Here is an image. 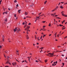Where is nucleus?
Listing matches in <instances>:
<instances>
[{
	"label": "nucleus",
	"mask_w": 67,
	"mask_h": 67,
	"mask_svg": "<svg viewBox=\"0 0 67 67\" xmlns=\"http://www.w3.org/2000/svg\"><path fill=\"white\" fill-rule=\"evenodd\" d=\"M31 23H29L28 24V25H31Z\"/></svg>",
	"instance_id": "nucleus-49"
},
{
	"label": "nucleus",
	"mask_w": 67,
	"mask_h": 67,
	"mask_svg": "<svg viewBox=\"0 0 67 67\" xmlns=\"http://www.w3.org/2000/svg\"><path fill=\"white\" fill-rule=\"evenodd\" d=\"M29 28H30V26H28L25 29V30L26 31L27 30H29Z\"/></svg>",
	"instance_id": "nucleus-2"
},
{
	"label": "nucleus",
	"mask_w": 67,
	"mask_h": 67,
	"mask_svg": "<svg viewBox=\"0 0 67 67\" xmlns=\"http://www.w3.org/2000/svg\"><path fill=\"white\" fill-rule=\"evenodd\" d=\"M51 24L50 23L49 24V25H48V26H51Z\"/></svg>",
	"instance_id": "nucleus-33"
},
{
	"label": "nucleus",
	"mask_w": 67,
	"mask_h": 67,
	"mask_svg": "<svg viewBox=\"0 0 67 67\" xmlns=\"http://www.w3.org/2000/svg\"><path fill=\"white\" fill-rule=\"evenodd\" d=\"M45 26H43V29H45Z\"/></svg>",
	"instance_id": "nucleus-17"
},
{
	"label": "nucleus",
	"mask_w": 67,
	"mask_h": 67,
	"mask_svg": "<svg viewBox=\"0 0 67 67\" xmlns=\"http://www.w3.org/2000/svg\"><path fill=\"white\" fill-rule=\"evenodd\" d=\"M56 10V9H53L51 11L52 12H53V11H55L56 10Z\"/></svg>",
	"instance_id": "nucleus-12"
},
{
	"label": "nucleus",
	"mask_w": 67,
	"mask_h": 67,
	"mask_svg": "<svg viewBox=\"0 0 67 67\" xmlns=\"http://www.w3.org/2000/svg\"><path fill=\"white\" fill-rule=\"evenodd\" d=\"M4 13H5V12H4L3 13V15H4Z\"/></svg>",
	"instance_id": "nucleus-46"
},
{
	"label": "nucleus",
	"mask_w": 67,
	"mask_h": 67,
	"mask_svg": "<svg viewBox=\"0 0 67 67\" xmlns=\"http://www.w3.org/2000/svg\"><path fill=\"white\" fill-rule=\"evenodd\" d=\"M49 54H46V55H47V56H49V57H50V55H49Z\"/></svg>",
	"instance_id": "nucleus-22"
},
{
	"label": "nucleus",
	"mask_w": 67,
	"mask_h": 67,
	"mask_svg": "<svg viewBox=\"0 0 67 67\" xmlns=\"http://www.w3.org/2000/svg\"><path fill=\"white\" fill-rule=\"evenodd\" d=\"M26 25H25L24 26V28H25V27H26Z\"/></svg>",
	"instance_id": "nucleus-32"
},
{
	"label": "nucleus",
	"mask_w": 67,
	"mask_h": 67,
	"mask_svg": "<svg viewBox=\"0 0 67 67\" xmlns=\"http://www.w3.org/2000/svg\"><path fill=\"white\" fill-rule=\"evenodd\" d=\"M38 41H40V40L39 38L37 39Z\"/></svg>",
	"instance_id": "nucleus-50"
},
{
	"label": "nucleus",
	"mask_w": 67,
	"mask_h": 67,
	"mask_svg": "<svg viewBox=\"0 0 67 67\" xmlns=\"http://www.w3.org/2000/svg\"><path fill=\"white\" fill-rule=\"evenodd\" d=\"M9 65H11V63H10L9 62Z\"/></svg>",
	"instance_id": "nucleus-63"
},
{
	"label": "nucleus",
	"mask_w": 67,
	"mask_h": 67,
	"mask_svg": "<svg viewBox=\"0 0 67 67\" xmlns=\"http://www.w3.org/2000/svg\"><path fill=\"white\" fill-rule=\"evenodd\" d=\"M4 36H2V40H3V41H2L3 42L4 40Z\"/></svg>",
	"instance_id": "nucleus-5"
},
{
	"label": "nucleus",
	"mask_w": 67,
	"mask_h": 67,
	"mask_svg": "<svg viewBox=\"0 0 67 67\" xmlns=\"http://www.w3.org/2000/svg\"><path fill=\"white\" fill-rule=\"evenodd\" d=\"M15 29L17 31L18 29H17V27H16L15 28Z\"/></svg>",
	"instance_id": "nucleus-25"
},
{
	"label": "nucleus",
	"mask_w": 67,
	"mask_h": 67,
	"mask_svg": "<svg viewBox=\"0 0 67 67\" xmlns=\"http://www.w3.org/2000/svg\"><path fill=\"white\" fill-rule=\"evenodd\" d=\"M51 35H52V34H49V36H51Z\"/></svg>",
	"instance_id": "nucleus-51"
},
{
	"label": "nucleus",
	"mask_w": 67,
	"mask_h": 67,
	"mask_svg": "<svg viewBox=\"0 0 67 67\" xmlns=\"http://www.w3.org/2000/svg\"><path fill=\"white\" fill-rule=\"evenodd\" d=\"M24 19H26V17H24Z\"/></svg>",
	"instance_id": "nucleus-55"
},
{
	"label": "nucleus",
	"mask_w": 67,
	"mask_h": 67,
	"mask_svg": "<svg viewBox=\"0 0 67 67\" xmlns=\"http://www.w3.org/2000/svg\"><path fill=\"white\" fill-rule=\"evenodd\" d=\"M8 10L9 11H10V10H11V9L10 8H8Z\"/></svg>",
	"instance_id": "nucleus-35"
},
{
	"label": "nucleus",
	"mask_w": 67,
	"mask_h": 67,
	"mask_svg": "<svg viewBox=\"0 0 67 67\" xmlns=\"http://www.w3.org/2000/svg\"><path fill=\"white\" fill-rule=\"evenodd\" d=\"M67 4V3H66L64 4V5Z\"/></svg>",
	"instance_id": "nucleus-47"
},
{
	"label": "nucleus",
	"mask_w": 67,
	"mask_h": 67,
	"mask_svg": "<svg viewBox=\"0 0 67 67\" xmlns=\"http://www.w3.org/2000/svg\"><path fill=\"white\" fill-rule=\"evenodd\" d=\"M26 38L27 40H29V36H28V35H27L26 36Z\"/></svg>",
	"instance_id": "nucleus-4"
},
{
	"label": "nucleus",
	"mask_w": 67,
	"mask_h": 67,
	"mask_svg": "<svg viewBox=\"0 0 67 67\" xmlns=\"http://www.w3.org/2000/svg\"><path fill=\"white\" fill-rule=\"evenodd\" d=\"M35 62H36L37 63H38V61H37V60H36Z\"/></svg>",
	"instance_id": "nucleus-28"
},
{
	"label": "nucleus",
	"mask_w": 67,
	"mask_h": 67,
	"mask_svg": "<svg viewBox=\"0 0 67 67\" xmlns=\"http://www.w3.org/2000/svg\"><path fill=\"white\" fill-rule=\"evenodd\" d=\"M55 63H56V64H57V61H56L55 62Z\"/></svg>",
	"instance_id": "nucleus-61"
},
{
	"label": "nucleus",
	"mask_w": 67,
	"mask_h": 67,
	"mask_svg": "<svg viewBox=\"0 0 67 67\" xmlns=\"http://www.w3.org/2000/svg\"><path fill=\"white\" fill-rule=\"evenodd\" d=\"M57 52H62V51H57Z\"/></svg>",
	"instance_id": "nucleus-40"
},
{
	"label": "nucleus",
	"mask_w": 67,
	"mask_h": 67,
	"mask_svg": "<svg viewBox=\"0 0 67 67\" xmlns=\"http://www.w3.org/2000/svg\"><path fill=\"white\" fill-rule=\"evenodd\" d=\"M31 57H32V56H31L29 58L30 59V58H31Z\"/></svg>",
	"instance_id": "nucleus-38"
},
{
	"label": "nucleus",
	"mask_w": 67,
	"mask_h": 67,
	"mask_svg": "<svg viewBox=\"0 0 67 67\" xmlns=\"http://www.w3.org/2000/svg\"><path fill=\"white\" fill-rule=\"evenodd\" d=\"M62 15L63 16H65V17H67V15H66L62 14Z\"/></svg>",
	"instance_id": "nucleus-6"
},
{
	"label": "nucleus",
	"mask_w": 67,
	"mask_h": 67,
	"mask_svg": "<svg viewBox=\"0 0 67 67\" xmlns=\"http://www.w3.org/2000/svg\"><path fill=\"white\" fill-rule=\"evenodd\" d=\"M42 30H43V29H41V30H40V31H42Z\"/></svg>",
	"instance_id": "nucleus-44"
},
{
	"label": "nucleus",
	"mask_w": 67,
	"mask_h": 67,
	"mask_svg": "<svg viewBox=\"0 0 67 67\" xmlns=\"http://www.w3.org/2000/svg\"><path fill=\"white\" fill-rule=\"evenodd\" d=\"M25 23H23V25H24V24Z\"/></svg>",
	"instance_id": "nucleus-53"
},
{
	"label": "nucleus",
	"mask_w": 67,
	"mask_h": 67,
	"mask_svg": "<svg viewBox=\"0 0 67 67\" xmlns=\"http://www.w3.org/2000/svg\"><path fill=\"white\" fill-rule=\"evenodd\" d=\"M27 14H28V13L27 12H25V15H27Z\"/></svg>",
	"instance_id": "nucleus-7"
},
{
	"label": "nucleus",
	"mask_w": 67,
	"mask_h": 67,
	"mask_svg": "<svg viewBox=\"0 0 67 67\" xmlns=\"http://www.w3.org/2000/svg\"><path fill=\"white\" fill-rule=\"evenodd\" d=\"M64 12H61V13L62 14H63V15H65V14H64Z\"/></svg>",
	"instance_id": "nucleus-11"
},
{
	"label": "nucleus",
	"mask_w": 67,
	"mask_h": 67,
	"mask_svg": "<svg viewBox=\"0 0 67 67\" xmlns=\"http://www.w3.org/2000/svg\"><path fill=\"white\" fill-rule=\"evenodd\" d=\"M14 3H16L17 2V1H16V0H15L14 1Z\"/></svg>",
	"instance_id": "nucleus-13"
},
{
	"label": "nucleus",
	"mask_w": 67,
	"mask_h": 67,
	"mask_svg": "<svg viewBox=\"0 0 67 67\" xmlns=\"http://www.w3.org/2000/svg\"><path fill=\"white\" fill-rule=\"evenodd\" d=\"M38 60H39V61H40V62H41V63H42V61H41V59H40L38 58Z\"/></svg>",
	"instance_id": "nucleus-9"
},
{
	"label": "nucleus",
	"mask_w": 67,
	"mask_h": 67,
	"mask_svg": "<svg viewBox=\"0 0 67 67\" xmlns=\"http://www.w3.org/2000/svg\"><path fill=\"white\" fill-rule=\"evenodd\" d=\"M57 34V32H56L55 34V35H54L55 36V35H56Z\"/></svg>",
	"instance_id": "nucleus-34"
},
{
	"label": "nucleus",
	"mask_w": 67,
	"mask_h": 67,
	"mask_svg": "<svg viewBox=\"0 0 67 67\" xmlns=\"http://www.w3.org/2000/svg\"><path fill=\"white\" fill-rule=\"evenodd\" d=\"M58 16V15H56L55 16Z\"/></svg>",
	"instance_id": "nucleus-62"
},
{
	"label": "nucleus",
	"mask_w": 67,
	"mask_h": 67,
	"mask_svg": "<svg viewBox=\"0 0 67 67\" xmlns=\"http://www.w3.org/2000/svg\"><path fill=\"white\" fill-rule=\"evenodd\" d=\"M14 32H15V31H16V29H14Z\"/></svg>",
	"instance_id": "nucleus-31"
},
{
	"label": "nucleus",
	"mask_w": 67,
	"mask_h": 67,
	"mask_svg": "<svg viewBox=\"0 0 67 67\" xmlns=\"http://www.w3.org/2000/svg\"><path fill=\"white\" fill-rule=\"evenodd\" d=\"M1 2H2V0H1L0 1V4H1Z\"/></svg>",
	"instance_id": "nucleus-21"
},
{
	"label": "nucleus",
	"mask_w": 67,
	"mask_h": 67,
	"mask_svg": "<svg viewBox=\"0 0 67 67\" xmlns=\"http://www.w3.org/2000/svg\"><path fill=\"white\" fill-rule=\"evenodd\" d=\"M5 67H9V66H5Z\"/></svg>",
	"instance_id": "nucleus-59"
},
{
	"label": "nucleus",
	"mask_w": 67,
	"mask_h": 67,
	"mask_svg": "<svg viewBox=\"0 0 67 67\" xmlns=\"http://www.w3.org/2000/svg\"><path fill=\"white\" fill-rule=\"evenodd\" d=\"M46 22V21H43L42 22L43 23H45V22Z\"/></svg>",
	"instance_id": "nucleus-30"
},
{
	"label": "nucleus",
	"mask_w": 67,
	"mask_h": 67,
	"mask_svg": "<svg viewBox=\"0 0 67 67\" xmlns=\"http://www.w3.org/2000/svg\"><path fill=\"white\" fill-rule=\"evenodd\" d=\"M58 8V7H56V8L55 9H55V10H57V8Z\"/></svg>",
	"instance_id": "nucleus-18"
},
{
	"label": "nucleus",
	"mask_w": 67,
	"mask_h": 67,
	"mask_svg": "<svg viewBox=\"0 0 67 67\" xmlns=\"http://www.w3.org/2000/svg\"><path fill=\"white\" fill-rule=\"evenodd\" d=\"M26 18H29V16H26Z\"/></svg>",
	"instance_id": "nucleus-27"
},
{
	"label": "nucleus",
	"mask_w": 67,
	"mask_h": 67,
	"mask_svg": "<svg viewBox=\"0 0 67 67\" xmlns=\"http://www.w3.org/2000/svg\"><path fill=\"white\" fill-rule=\"evenodd\" d=\"M4 57L5 58H7V57H6V56H5V55H4Z\"/></svg>",
	"instance_id": "nucleus-39"
},
{
	"label": "nucleus",
	"mask_w": 67,
	"mask_h": 67,
	"mask_svg": "<svg viewBox=\"0 0 67 67\" xmlns=\"http://www.w3.org/2000/svg\"><path fill=\"white\" fill-rule=\"evenodd\" d=\"M59 25L60 26H63V25H61V24H59Z\"/></svg>",
	"instance_id": "nucleus-20"
},
{
	"label": "nucleus",
	"mask_w": 67,
	"mask_h": 67,
	"mask_svg": "<svg viewBox=\"0 0 67 67\" xmlns=\"http://www.w3.org/2000/svg\"><path fill=\"white\" fill-rule=\"evenodd\" d=\"M25 62L26 63H27V62L26 61V60H25Z\"/></svg>",
	"instance_id": "nucleus-45"
},
{
	"label": "nucleus",
	"mask_w": 67,
	"mask_h": 67,
	"mask_svg": "<svg viewBox=\"0 0 67 67\" xmlns=\"http://www.w3.org/2000/svg\"><path fill=\"white\" fill-rule=\"evenodd\" d=\"M20 31V29H19L18 30V31L17 32H19V31Z\"/></svg>",
	"instance_id": "nucleus-43"
},
{
	"label": "nucleus",
	"mask_w": 67,
	"mask_h": 67,
	"mask_svg": "<svg viewBox=\"0 0 67 67\" xmlns=\"http://www.w3.org/2000/svg\"><path fill=\"white\" fill-rule=\"evenodd\" d=\"M62 64H63V66H64V63H62Z\"/></svg>",
	"instance_id": "nucleus-42"
},
{
	"label": "nucleus",
	"mask_w": 67,
	"mask_h": 67,
	"mask_svg": "<svg viewBox=\"0 0 67 67\" xmlns=\"http://www.w3.org/2000/svg\"><path fill=\"white\" fill-rule=\"evenodd\" d=\"M5 21V22H7V18H6L5 20H4Z\"/></svg>",
	"instance_id": "nucleus-16"
},
{
	"label": "nucleus",
	"mask_w": 67,
	"mask_h": 67,
	"mask_svg": "<svg viewBox=\"0 0 67 67\" xmlns=\"http://www.w3.org/2000/svg\"><path fill=\"white\" fill-rule=\"evenodd\" d=\"M47 2V1H45L44 2V4H46V3Z\"/></svg>",
	"instance_id": "nucleus-23"
},
{
	"label": "nucleus",
	"mask_w": 67,
	"mask_h": 67,
	"mask_svg": "<svg viewBox=\"0 0 67 67\" xmlns=\"http://www.w3.org/2000/svg\"><path fill=\"white\" fill-rule=\"evenodd\" d=\"M30 59L29 58V62H30Z\"/></svg>",
	"instance_id": "nucleus-57"
},
{
	"label": "nucleus",
	"mask_w": 67,
	"mask_h": 67,
	"mask_svg": "<svg viewBox=\"0 0 67 67\" xmlns=\"http://www.w3.org/2000/svg\"><path fill=\"white\" fill-rule=\"evenodd\" d=\"M48 54H49V55H50V57H53V56H56V55H53L54 54V53H49Z\"/></svg>",
	"instance_id": "nucleus-1"
},
{
	"label": "nucleus",
	"mask_w": 67,
	"mask_h": 67,
	"mask_svg": "<svg viewBox=\"0 0 67 67\" xmlns=\"http://www.w3.org/2000/svg\"><path fill=\"white\" fill-rule=\"evenodd\" d=\"M62 56H64V55H63V54H62Z\"/></svg>",
	"instance_id": "nucleus-60"
},
{
	"label": "nucleus",
	"mask_w": 67,
	"mask_h": 67,
	"mask_svg": "<svg viewBox=\"0 0 67 67\" xmlns=\"http://www.w3.org/2000/svg\"><path fill=\"white\" fill-rule=\"evenodd\" d=\"M21 11V10L20 9V10H19L18 11V12H19V13H20V11Z\"/></svg>",
	"instance_id": "nucleus-10"
},
{
	"label": "nucleus",
	"mask_w": 67,
	"mask_h": 67,
	"mask_svg": "<svg viewBox=\"0 0 67 67\" xmlns=\"http://www.w3.org/2000/svg\"><path fill=\"white\" fill-rule=\"evenodd\" d=\"M41 49H43L44 48V47H42L41 48Z\"/></svg>",
	"instance_id": "nucleus-52"
},
{
	"label": "nucleus",
	"mask_w": 67,
	"mask_h": 67,
	"mask_svg": "<svg viewBox=\"0 0 67 67\" xmlns=\"http://www.w3.org/2000/svg\"><path fill=\"white\" fill-rule=\"evenodd\" d=\"M16 7H19V4H17L16 5Z\"/></svg>",
	"instance_id": "nucleus-24"
},
{
	"label": "nucleus",
	"mask_w": 67,
	"mask_h": 67,
	"mask_svg": "<svg viewBox=\"0 0 67 67\" xmlns=\"http://www.w3.org/2000/svg\"><path fill=\"white\" fill-rule=\"evenodd\" d=\"M25 62V61L23 60L22 62V63H23V62Z\"/></svg>",
	"instance_id": "nucleus-56"
},
{
	"label": "nucleus",
	"mask_w": 67,
	"mask_h": 67,
	"mask_svg": "<svg viewBox=\"0 0 67 67\" xmlns=\"http://www.w3.org/2000/svg\"><path fill=\"white\" fill-rule=\"evenodd\" d=\"M65 27H64V28H62V30H64V29H65Z\"/></svg>",
	"instance_id": "nucleus-29"
},
{
	"label": "nucleus",
	"mask_w": 67,
	"mask_h": 67,
	"mask_svg": "<svg viewBox=\"0 0 67 67\" xmlns=\"http://www.w3.org/2000/svg\"><path fill=\"white\" fill-rule=\"evenodd\" d=\"M61 62V59H59V62Z\"/></svg>",
	"instance_id": "nucleus-48"
},
{
	"label": "nucleus",
	"mask_w": 67,
	"mask_h": 67,
	"mask_svg": "<svg viewBox=\"0 0 67 67\" xmlns=\"http://www.w3.org/2000/svg\"><path fill=\"white\" fill-rule=\"evenodd\" d=\"M9 62L8 61H7L5 63V64H9Z\"/></svg>",
	"instance_id": "nucleus-19"
},
{
	"label": "nucleus",
	"mask_w": 67,
	"mask_h": 67,
	"mask_svg": "<svg viewBox=\"0 0 67 67\" xmlns=\"http://www.w3.org/2000/svg\"><path fill=\"white\" fill-rule=\"evenodd\" d=\"M44 62H45V63H46L47 62V60H44Z\"/></svg>",
	"instance_id": "nucleus-15"
},
{
	"label": "nucleus",
	"mask_w": 67,
	"mask_h": 67,
	"mask_svg": "<svg viewBox=\"0 0 67 67\" xmlns=\"http://www.w3.org/2000/svg\"><path fill=\"white\" fill-rule=\"evenodd\" d=\"M35 38L36 40L37 38L36 37V35L35 36Z\"/></svg>",
	"instance_id": "nucleus-26"
},
{
	"label": "nucleus",
	"mask_w": 67,
	"mask_h": 67,
	"mask_svg": "<svg viewBox=\"0 0 67 67\" xmlns=\"http://www.w3.org/2000/svg\"><path fill=\"white\" fill-rule=\"evenodd\" d=\"M12 64L13 66H16V62L13 63H12Z\"/></svg>",
	"instance_id": "nucleus-3"
},
{
	"label": "nucleus",
	"mask_w": 67,
	"mask_h": 67,
	"mask_svg": "<svg viewBox=\"0 0 67 67\" xmlns=\"http://www.w3.org/2000/svg\"><path fill=\"white\" fill-rule=\"evenodd\" d=\"M5 53H8V51H6L5 52Z\"/></svg>",
	"instance_id": "nucleus-41"
},
{
	"label": "nucleus",
	"mask_w": 67,
	"mask_h": 67,
	"mask_svg": "<svg viewBox=\"0 0 67 67\" xmlns=\"http://www.w3.org/2000/svg\"><path fill=\"white\" fill-rule=\"evenodd\" d=\"M46 30V29H44V30H43V31H45Z\"/></svg>",
	"instance_id": "nucleus-64"
},
{
	"label": "nucleus",
	"mask_w": 67,
	"mask_h": 67,
	"mask_svg": "<svg viewBox=\"0 0 67 67\" xmlns=\"http://www.w3.org/2000/svg\"><path fill=\"white\" fill-rule=\"evenodd\" d=\"M66 37H67V36L65 37L64 38H66Z\"/></svg>",
	"instance_id": "nucleus-58"
},
{
	"label": "nucleus",
	"mask_w": 67,
	"mask_h": 67,
	"mask_svg": "<svg viewBox=\"0 0 67 67\" xmlns=\"http://www.w3.org/2000/svg\"><path fill=\"white\" fill-rule=\"evenodd\" d=\"M45 35H44L43 36V38H44V36H45Z\"/></svg>",
	"instance_id": "nucleus-54"
},
{
	"label": "nucleus",
	"mask_w": 67,
	"mask_h": 67,
	"mask_svg": "<svg viewBox=\"0 0 67 67\" xmlns=\"http://www.w3.org/2000/svg\"><path fill=\"white\" fill-rule=\"evenodd\" d=\"M2 48V46H0V49L1 48Z\"/></svg>",
	"instance_id": "nucleus-37"
},
{
	"label": "nucleus",
	"mask_w": 67,
	"mask_h": 67,
	"mask_svg": "<svg viewBox=\"0 0 67 67\" xmlns=\"http://www.w3.org/2000/svg\"><path fill=\"white\" fill-rule=\"evenodd\" d=\"M60 8H61V9H63L64 8V7H63V6L62 5L60 6Z\"/></svg>",
	"instance_id": "nucleus-8"
},
{
	"label": "nucleus",
	"mask_w": 67,
	"mask_h": 67,
	"mask_svg": "<svg viewBox=\"0 0 67 67\" xmlns=\"http://www.w3.org/2000/svg\"><path fill=\"white\" fill-rule=\"evenodd\" d=\"M5 12V14H7L8 13H7V12Z\"/></svg>",
	"instance_id": "nucleus-36"
},
{
	"label": "nucleus",
	"mask_w": 67,
	"mask_h": 67,
	"mask_svg": "<svg viewBox=\"0 0 67 67\" xmlns=\"http://www.w3.org/2000/svg\"><path fill=\"white\" fill-rule=\"evenodd\" d=\"M14 16L15 18H16V14L14 15Z\"/></svg>",
	"instance_id": "nucleus-14"
}]
</instances>
